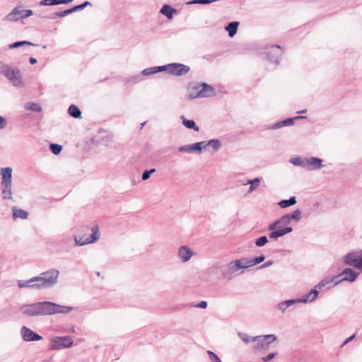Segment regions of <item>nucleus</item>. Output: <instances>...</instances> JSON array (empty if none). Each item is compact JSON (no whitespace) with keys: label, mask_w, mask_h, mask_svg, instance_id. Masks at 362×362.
<instances>
[{"label":"nucleus","mask_w":362,"mask_h":362,"mask_svg":"<svg viewBox=\"0 0 362 362\" xmlns=\"http://www.w3.org/2000/svg\"><path fill=\"white\" fill-rule=\"evenodd\" d=\"M73 310L71 306L61 305L51 301H42L23 305L19 308L21 313L28 317L52 315L59 313H69Z\"/></svg>","instance_id":"1"},{"label":"nucleus","mask_w":362,"mask_h":362,"mask_svg":"<svg viewBox=\"0 0 362 362\" xmlns=\"http://www.w3.org/2000/svg\"><path fill=\"white\" fill-rule=\"evenodd\" d=\"M59 272L57 269H50L41 273L36 276L39 290L49 288L54 286L58 281Z\"/></svg>","instance_id":"2"},{"label":"nucleus","mask_w":362,"mask_h":362,"mask_svg":"<svg viewBox=\"0 0 362 362\" xmlns=\"http://www.w3.org/2000/svg\"><path fill=\"white\" fill-rule=\"evenodd\" d=\"M245 257L235 259L228 263L222 270V275L224 279L231 280L238 274V271L247 269Z\"/></svg>","instance_id":"3"},{"label":"nucleus","mask_w":362,"mask_h":362,"mask_svg":"<svg viewBox=\"0 0 362 362\" xmlns=\"http://www.w3.org/2000/svg\"><path fill=\"white\" fill-rule=\"evenodd\" d=\"M0 72L4 74L14 86H22L23 85L19 69H13L11 66L4 64Z\"/></svg>","instance_id":"4"},{"label":"nucleus","mask_w":362,"mask_h":362,"mask_svg":"<svg viewBox=\"0 0 362 362\" xmlns=\"http://www.w3.org/2000/svg\"><path fill=\"white\" fill-rule=\"evenodd\" d=\"M342 260L346 265L362 271V250L351 251L344 255Z\"/></svg>","instance_id":"5"},{"label":"nucleus","mask_w":362,"mask_h":362,"mask_svg":"<svg viewBox=\"0 0 362 362\" xmlns=\"http://www.w3.org/2000/svg\"><path fill=\"white\" fill-rule=\"evenodd\" d=\"M253 349L255 351L267 350L269 345L276 339L274 334H266L254 337Z\"/></svg>","instance_id":"6"},{"label":"nucleus","mask_w":362,"mask_h":362,"mask_svg":"<svg viewBox=\"0 0 362 362\" xmlns=\"http://www.w3.org/2000/svg\"><path fill=\"white\" fill-rule=\"evenodd\" d=\"M100 238V232L98 226L91 228V234L90 235H83L81 236H75L74 240L76 245L83 246L87 244L95 243Z\"/></svg>","instance_id":"7"},{"label":"nucleus","mask_w":362,"mask_h":362,"mask_svg":"<svg viewBox=\"0 0 362 362\" xmlns=\"http://www.w3.org/2000/svg\"><path fill=\"white\" fill-rule=\"evenodd\" d=\"M33 11L30 9H23L21 6L15 7L6 17L8 21L16 22L19 20L30 17Z\"/></svg>","instance_id":"8"},{"label":"nucleus","mask_w":362,"mask_h":362,"mask_svg":"<svg viewBox=\"0 0 362 362\" xmlns=\"http://www.w3.org/2000/svg\"><path fill=\"white\" fill-rule=\"evenodd\" d=\"M358 274V272H356L350 268H346L339 275L332 278V281H335V285L344 281L353 282L356 280Z\"/></svg>","instance_id":"9"},{"label":"nucleus","mask_w":362,"mask_h":362,"mask_svg":"<svg viewBox=\"0 0 362 362\" xmlns=\"http://www.w3.org/2000/svg\"><path fill=\"white\" fill-rule=\"evenodd\" d=\"M164 71L168 73L175 75L182 76L187 74L189 71V67L183 64L173 63L163 66Z\"/></svg>","instance_id":"10"},{"label":"nucleus","mask_w":362,"mask_h":362,"mask_svg":"<svg viewBox=\"0 0 362 362\" xmlns=\"http://www.w3.org/2000/svg\"><path fill=\"white\" fill-rule=\"evenodd\" d=\"M73 345L72 338L69 336L55 337L51 339V347L52 349H60L69 348Z\"/></svg>","instance_id":"11"},{"label":"nucleus","mask_w":362,"mask_h":362,"mask_svg":"<svg viewBox=\"0 0 362 362\" xmlns=\"http://www.w3.org/2000/svg\"><path fill=\"white\" fill-rule=\"evenodd\" d=\"M267 59L275 64H278L281 56V47L279 45L272 46L265 52Z\"/></svg>","instance_id":"12"},{"label":"nucleus","mask_w":362,"mask_h":362,"mask_svg":"<svg viewBox=\"0 0 362 362\" xmlns=\"http://www.w3.org/2000/svg\"><path fill=\"white\" fill-rule=\"evenodd\" d=\"M21 334L23 339L25 341H35L41 340L42 339V337L40 335L35 333L30 328L25 326L22 327L21 329Z\"/></svg>","instance_id":"13"},{"label":"nucleus","mask_w":362,"mask_h":362,"mask_svg":"<svg viewBox=\"0 0 362 362\" xmlns=\"http://www.w3.org/2000/svg\"><path fill=\"white\" fill-rule=\"evenodd\" d=\"M194 255L192 250L187 245H182L177 250V257L183 263L189 261Z\"/></svg>","instance_id":"14"},{"label":"nucleus","mask_w":362,"mask_h":362,"mask_svg":"<svg viewBox=\"0 0 362 362\" xmlns=\"http://www.w3.org/2000/svg\"><path fill=\"white\" fill-rule=\"evenodd\" d=\"M322 160L319 158L310 157L305 158V168L307 170H316L321 169L323 165Z\"/></svg>","instance_id":"15"},{"label":"nucleus","mask_w":362,"mask_h":362,"mask_svg":"<svg viewBox=\"0 0 362 362\" xmlns=\"http://www.w3.org/2000/svg\"><path fill=\"white\" fill-rule=\"evenodd\" d=\"M199 86H200L199 93L193 97L209 98L215 95V89L210 85L203 83Z\"/></svg>","instance_id":"16"},{"label":"nucleus","mask_w":362,"mask_h":362,"mask_svg":"<svg viewBox=\"0 0 362 362\" xmlns=\"http://www.w3.org/2000/svg\"><path fill=\"white\" fill-rule=\"evenodd\" d=\"M12 168L10 167L3 168L0 169V175H1V186L12 185Z\"/></svg>","instance_id":"17"},{"label":"nucleus","mask_w":362,"mask_h":362,"mask_svg":"<svg viewBox=\"0 0 362 362\" xmlns=\"http://www.w3.org/2000/svg\"><path fill=\"white\" fill-rule=\"evenodd\" d=\"M319 294V291L317 289L310 290L307 294L304 295L300 298H296L298 303H308L313 302Z\"/></svg>","instance_id":"18"},{"label":"nucleus","mask_w":362,"mask_h":362,"mask_svg":"<svg viewBox=\"0 0 362 362\" xmlns=\"http://www.w3.org/2000/svg\"><path fill=\"white\" fill-rule=\"evenodd\" d=\"M18 286L20 288H29L39 290L36 276L32 277L28 280H19L18 281Z\"/></svg>","instance_id":"19"},{"label":"nucleus","mask_w":362,"mask_h":362,"mask_svg":"<svg viewBox=\"0 0 362 362\" xmlns=\"http://www.w3.org/2000/svg\"><path fill=\"white\" fill-rule=\"evenodd\" d=\"M306 117L298 116L294 118H288L284 120L280 121L276 124H274L272 127L273 129H279L285 126L291 125L293 123L294 119H304Z\"/></svg>","instance_id":"20"},{"label":"nucleus","mask_w":362,"mask_h":362,"mask_svg":"<svg viewBox=\"0 0 362 362\" xmlns=\"http://www.w3.org/2000/svg\"><path fill=\"white\" fill-rule=\"evenodd\" d=\"M293 230L291 227H285L284 228H279V230H273L270 234L269 237L271 238L277 239L279 237H281L287 233H291Z\"/></svg>","instance_id":"21"},{"label":"nucleus","mask_w":362,"mask_h":362,"mask_svg":"<svg viewBox=\"0 0 362 362\" xmlns=\"http://www.w3.org/2000/svg\"><path fill=\"white\" fill-rule=\"evenodd\" d=\"M160 12L163 15L165 16L168 19H171L173 18V14L177 13V10L168 4H165L161 8Z\"/></svg>","instance_id":"22"},{"label":"nucleus","mask_w":362,"mask_h":362,"mask_svg":"<svg viewBox=\"0 0 362 362\" xmlns=\"http://www.w3.org/2000/svg\"><path fill=\"white\" fill-rule=\"evenodd\" d=\"M180 119H182V124L187 129H194L196 132H199V127L195 124L194 121L187 119L185 116L182 115L180 117Z\"/></svg>","instance_id":"23"},{"label":"nucleus","mask_w":362,"mask_h":362,"mask_svg":"<svg viewBox=\"0 0 362 362\" xmlns=\"http://www.w3.org/2000/svg\"><path fill=\"white\" fill-rule=\"evenodd\" d=\"M296 303H298V300H296V299H291L288 300L282 301L278 304V309L281 313H284L288 307Z\"/></svg>","instance_id":"24"},{"label":"nucleus","mask_w":362,"mask_h":362,"mask_svg":"<svg viewBox=\"0 0 362 362\" xmlns=\"http://www.w3.org/2000/svg\"><path fill=\"white\" fill-rule=\"evenodd\" d=\"M13 219L16 218H22V219H26L28 218V214L27 211L23 210V209H18L16 207H13Z\"/></svg>","instance_id":"25"},{"label":"nucleus","mask_w":362,"mask_h":362,"mask_svg":"<svg viewBox=\"0 0 362 362\" xmlns=\"http://www.w3.org/2000/svg\"><path fill=\"white\" fill-rule=\"evenodd\" d=\"M265 259V257L264 255H260L254 259H248L245 257V260L247 264V268L253 267L257 264L262 262Z\"/></svg>","instance_id":"26"},{"label":"nucleus","mask_w":362,"mask_h":362,"mask_svg":"<svg viewBox=\"0 0 362 362\" xmlns=\"http://www.w3.org/2000/svg\"><path fill=\"white\" fill-rule=\"evenodd\" d=\"M239 25L238 21L230 22L226 27V29L228 32L229 36L233 37L237 33V29Z\"/></svg>","instance_id":"27"},{"label":"nucleus","mask_w":362,"mask_h":362,"mask_svg":"<svg viewBox=\"0 0 362 362\" xmlns=\"http://www.w3.org/2000/svg\"><path fill=\"white\" fill-rule=\"evenodd\" d=\"M69 114L74 118H80L81 117V112L79 108L75 105H71L68 109Z\"/></svg>","instance_id":"28"},{"label":"nucleus","mask_w":362,"mask_h":362,"mask_svg":"<svg viewBox=\"0 0 362 362\" xmlns=\"http://www.w3.org/2000/svg\"><path fill=\"white\" fill-rule=\"evenodd\" d=\"M162 71H164L163 66L150 67V68H147V69H145L144 70H143L142 74L145 75V76H148V75L156 74V73H158V72Z\"/></svg>","instance_id":"29"},{"label":"nucleus","mask_w":362,"mask_h":362,"mask_svg":"<svg viewBox=\"0 0 362 362\" xmlns=\"http://www.w3.org/2000/svg\"><path fill=\"white\" fill-rule=\"evenodd\" d=\"M1 193L4 199H11L12 198V185H2Z\"/></svg>","instance_id":"30"},{"label":"nucleus","mask_w":362,"mask_h":362,"mask_svg":"<svg viewBox=\"0 0 362 362\" xmlns=\"http://www.w3.org/2000/svg\"><path fill=\"white\" fill-rule=\"evenodd\" d=\"M25 109L30 110V111L36 112H40L42 111L41 106L38 103H36L34 102L27 103L25 105Z\"/></svg>","instance_id":"31"},{"label":"nucleus","mask_w":362,"mask_h":362,"mask_svg":"<svg viewBox=\"0 0 362 362\" xmlns=\"http://www.w3.org/2000/svg\"><path fill=\"white\" fill-rule=\"evenodd\" d=\"M260 184V179L259 177H256L253 180H250L245 185H250V189H248V193H252L255 191Z\"/></svg>","instance_id":"32"},{"label":"nucleus","mask_w":362,"mask_h":362,"mask_svg":"<svg viewBox=\"0 0 362 362\" xmlns=\"http://www.w3.org/2000/svg\"><path fill=\"white\" fill-rule=\"evenodd\" d=\"M296 203V199L295 197H291L288 199L281 200L279 202V205L281 208L284 209L290 206L294 205Z\"/></svg>","instance_id":"33"},{"label":"nucleus","mask_w":362,"mask_h":362,"mask_svg":"<svg viewBox=\"0 0 362 362\" xmlns=\"http://www.w3.org/2000/svg\"><path fill=\"white\" fill-rule=\"evenodd\" d=\"M205 146H211L214 151H217L221 146V144L218 139H211L208 141H205Z\"/></svg>","instance_id":"34"},{"label":"nucleus","mask_w":362,"mask_h":362,"mask_svg":"<svg viewBox=\"0 0 362 362\" xmlns=\"http://www.w3.org/2000/svg\"><path fill=\"white\" fill-rule=\"evenodd\" d=\"M199 88L200 86H199V85L189 87L187 90V98L190 100L197 98V97L192 96L199 93Z\"/></svg>","instance_id":"35"},{"label":"nucleus","mask_w":362,"mask_h":362,"mask_svg":"<svg viewBox=\"0 0 362 362\" xmlns=\"http://www.w3.org/2000/svg\"><path fill=\"white\" fill-rule=\"evenodd\" d=\"M290 162L297 166H300L303 168H305V158H300V157H296V158H291L290 159Z\"/></svg>","instance_id":"36"},{"label":"nucleus","mask_w":362,"mask_h":362,"mask_svg":"<svg viewBox=\"0 0 362 362\" xmlns=\"http://www.w3.org/2000/svg\"><path fill=\"white\" fill-rule=\"evenodd\" d=\"M238 336L239 338L244 341L245 344L251 343L255 341L254 337L249 336L247 334L243 332H238Z\"/></svg>","instance_id":"37"},{"label":"nucleus","mask_w":362,"mask_h":362,"mask_svg":"<svg viewBox=\"0 0 362 362\" xmlns=\"http://www.w3.org/2000/svg\"><path fill=\"white\" fill-rule=\"evenodd\" d=\"M277 223L279 224L280 228H281L284 226L289 225L291 223V220L288 216L286 214L281 217L279 219H278Z\"/></svg>","instance_id":"38"},{"label":"nucleus","mask_w":362,"mask_h":362,"mask_svg":"<svg viewBox=\"0 0 362 362\" xmlns=\"http://www.w3.org/2000/svg\"><path fill=\"white\" fill-rule=\"evenodd\" d=\"M287 215L288 216L291 221L293 220L295 222H298L301 218V211L300 209H296L292 214Z\"/></svg>","instance_id":"39"},{"label":"nucleus","mask_w":362,"mask_h":362,"mask_svg":"<svg viewBox=\"0 0 362 362\" xmlns=\"http://www.w3.org/2000/svg\"><path fill=\"white\" fill-rule=\"evenodd\" d=\"M25 45L36 46L35 44H33L28 41H19V42H16L9 45L8 47H9V49H14V48H17V47H19Z\"/></svg>","instance_id":"40"},{"label":"nucleus","mask_w":362,"mask_h":362,"mask_svg":"<svg viewBox=\"0 0 362 362\" xmlns=\"http://www.w3.org/2000/svg\"><path fill=\"white\" fill-rule=\"evenodd\" d=\"M191 148L193 151H198L202 152L203 148H206L205 141H199L194 144H191Z\"/></svg>","instance_id":"41"},{"label":"nucleus","mask_w":362,"mask_h":362,"mask_svg":"<svg viewBox=\"0 0 362 362\" xmlns=\"http://www.w3.org/2000/svg\"><path fill=\"white\" fill-rule=\"evenodd\" d=\"M50 150L54 155H58L61 153L62 150V146L57 144H50Z\"/></svg>","instance_id":"42"},{"label":"nucleus","mask_w":362,"mask_h":362,"mask_svg":"<svg viewBox=\"0 0 362 362\" xmlns=\"http://www.w3.org/2000/svg\"><path fill=\"white\" fill-rule=\"evenodd\" d=\"M331 282L335 283V281H332V279H323L320 282H319L317 285H315V289H317L319 291V290L322 289L324 286H325L327 284H328Z\"/></svg>","instance_id":"43"},{"label":"nucleus","mask_w":362,"mask_h":362,"mask_svg":"<svg viewBox=\"0 0 362 362\" xmlns=\"http://www.w3.org/2000/svg\"><path fill=\"white\" fill-rule=\"evenodd\" d=\"M331 282L335 283V281H332V279H323L320 282H319L317 285H315V289H317L319 291V290L322 289L324 286H325L327 284H328Z\"/></svg>","instance_id":"44"},{"label":"nucleus","mask_w":362,"mask_h":362,"mask_svg":"<svg viewBox=\"0 0 362 362\" xmlns=\"http://www.w3.org/2000/svg\"><path fill=\"white\" fill-rule=\"evenodd\" d=\"M267 243H268V238L267 236H262L256 240L255 241V245L257 247H262L264 246Z\"/></svg>","instance_id":"45"},{"label":"nucleus","mask_w":362,"mask_h":362,"mask_svg":"<svg viewBox=\"0 0 362 362\" xmlns=\"http://www.w3.org/2000/svg\"><path fill=\"white\" fill-rule=\"evenodd\" d=\"M73 12H75L74 7L72 8L65 10L63 11L57 12L54 15L57 17H64L66 16Z\"/></svg>","instance_id":"46"},{"label":"nucleus","mask_w":362,"mask_h":362,"mask_svg":"<svg viewBox=\"0 0 362 362\" xmlns=\"http://www.w3.org/2000/svg\"><path fill=\"white\" fill-rule=\"evenodd\" d=\"M40 5H42V6L58 5V0H42L40 2Z\"/></svg>","instance_id":"47"},{"label":"nucleus","mask_w":362,"mask_h":362,"mask_svg":"<svg viewBox=\"0 0 362 362\" xmlns=\"http://www.w3.org/2000/svg\"><path fill=\"white\" fill-rule=\"evenodd\" d=\"M207 354L209 356L210 360L212 362H222L218 356L211 351H207Z\"/></svg>","instance_id":"48"},{"label":"nucleus","mask_w":362,"mask_h":362,"mask_svg":"<svg viewBox=\"0 0 362 362\" xmlns=\"http://www.w3.org/2000/svg\"><path fill=\"white\" fill-rule=\"evenodd\" d=\"M156 171V169L153 168L149 170H145L142 174V180H146L149 178L150 175Z\"/></svg>","instance_id":"49"},{"label":"nucleus","mask_w":362,"mask_h":362,"mask_svg":"<svg viewBox=\"0 0 362 362\" xmlns=\"http://www.w3.org/2000/svg\"><path fill=\"white\" fill-rule=\"evenodd\" d=\"M178 151L180 152L191 153L192 151L191 144L181 146L179 147Z\"/></svg>","instance_id":"50"},{"label":"nucleus","mask_w":362,"mask_h":362,"mask_svg":"<svg viewBox=\"0 0 362 362\" xmlns=\"http://www.w3.org/2000/svg\"><path fill=\"white\" fill-rule=\"evenodd\" d=\"M88 5H90V3L89 1H85L80 5L74 6V8L75 11H77L83 9Z\"/></svg>","instance_id":"51"},{"label":"nucleus","mask_w":362,"mask_h":362,"mask_svg":"<svg viewBox=\"0 0 362 362\" xmlns=\"http://www.w3.org/2000/svg\"><path fill=\"white\" fill-rule=\"evenodd\" d=\"M276 353H271L266 356L262 357V360L264 362H267L275 357Z\"/></svg>","instance_id":"52"},{"label":"nucleus","mask_w":362,"mask_h":362,"mask_svg":"<svg viewBox=\"0 0 362 362\" xmlns=\"http://www.w3.org/2000/svg\"><path fill=\"white\" fill-rule=\"evenodd\" d=\"M276 228H280L279 224L277 223V221L273 222L269 226V230H275Z\"/></svg>","instance_id":"53"},{"label":"nucleus","mask_w":362,"mask_h":362,"mask_svg":"<svg viewBox=\"0 0 362 362\" xmlns=\"http://www.w3.org/2000/svg\"><path fill=\"white\" fill-rule=\"evenodd\" d=\"M6 125V120L4 117L0 116V130L3 129Z\"/></svg>","instance_id":"54"},{"label":"nucleus","mask_w":362,"mask_h":362,"mask_svg":"<svg viewBox=\"0 0 362 362\" xmlns=\"http://www.w3.org/2000/svg\"><path fill=\"white\" fill-rule=\"evenodd\" d=\"M272 264H273V262L272 260H269V261L264 262L263 264H262L259 268H261V269L267 268V267L272 266Z\"/></svg>","instance_id":"55"},{"label":"nucleus","mask_w":362,"mask_h":362,"mask_svg":"<svg viewBox=\"0 0 362 362\" xmlns=\"http://www.w3.org/2000/svg\"><path fill=\"white\" fill-rule=\"evenodd\" d=\"M195 306L197 308H206L207 306V302L206 301H201Z\"/></svg>","instance_id":"56"},{"label":"nucleus","mask_w":362,"mask_h":362,"mask_svg":"<svg viewBox=\"0 0 362 362\" xmlns=\"http://www.w3.org/2000/svg\"><path fill=\"white\" fill-rule=\"evenodd\" d=\"M356 337V334H353L351 335V337H349V338H347L343 343V345H345L346 344H348L349 342H350L351 340H353Z\"/></svg>","instance_id":"57"},{"label":"nucleus","mask_w":362,"mask_h":362,"mask_svg":"<svg viewBox=\"0 0 362 362\" xmlns=\"http://www.w3.org/2000/svg\"><path fill=\"white\" fill-rule=\"evenodd\" d=\"M29 62L31 64H35L37 63V59L35 58L30 57Z\"/></svg>","instance_id":"58"},{"label":"nucleus","mask_w":362,"mask_h":362,"mask_svg":"<svg viewBox=\"0 0 362 362\" xmlns=\"http://www.w3.org/2000/svg\"><path fill=\"white\" fill-rule=\"evenodd\" d=\"M68 0H58V4H68Z\"/></svg>","instance_id":"59"},{"label":"nucleus","mask_w":362,"mask_h":362,"mask_svg":"<svg viewBox=\"0 0 362 362\" xmlns=\"http://www.w3.org/2000/svg\"><path fill=\"white\" fill-rule=\"evenodd\" d=\"M307 112V110H301V111L298 112V113H305V112Z\"/></svg>","instance_id":"60"},{"label":"nucleus","mask_w":362,"mask_h":362,"mask_svg":"<svg viewBox=\"0 0 362 362\" xmlns=\"http://www.w3.org/2000/svg\"><path fill=\"white\" fill-rule=\"evenodd\" d=\"M71 332H75V330H74V327H72V328H71Z\"/></svg>","instance_id":"61"},{"label":"nucleus","mask_w":362,"mask_h":362,"mask_svg":"<svg viewBox=\"0 0 362 362\" xmlns=\"http://www.w3.org/2000/svg\"><path fill=\"white\" fill-rule=\"evenodd\" d=\"M146 122L141 124V127H144Z\"/></svg>","instance_id":"62"},{"label":"nucleus","mask_w":362,"mask_h":362,"mask_svg":"<svg viewBox=\"0 0 362 362\" xmlns=\"http://www.w3.org/2000/svg\"><path fill=\"white\" fill-rule=\"evenodd\" d=\"M73 0H68V2L70 3Z\"/></svg>","instance_id":"63"}]
</instances>
